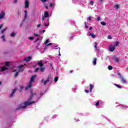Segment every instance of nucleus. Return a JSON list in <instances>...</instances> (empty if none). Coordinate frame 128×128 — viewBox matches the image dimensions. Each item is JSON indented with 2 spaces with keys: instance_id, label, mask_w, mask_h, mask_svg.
Wrapping results in <instances>:
<instances>
[{
  "instance_id": "f257e3e1",
  "label": "nucleus",
  "mask_w": 128,
  "mask_h": 128,
  "mask_svg": "<svg viewBox=\"0 0 128 128\" xmlns=\"http://www.w3.org/2000/svg\"><path fill=\"white\" fill-rule=\"evenodd\" d=\"M36 102L34 101L29 102L28 101L24 102L23 103H21L19 106L16 108V110H20V108H28V106H30V104H34Z\"/></svg>"
},
{
  "instance_id": "f03ea898",
  "label": "nucleus",
  "mask_w": 128,
  "mask_h": 128,
  "mask_svg": "<svg viewBox=\"0 0 128 128\" xmlns=\"http://www.w3.org/2000/svg\"><path fill=\"white\" fill-rule=\"evenodd\" d=\"M37 64L40 67L36 68L34 70V72H38V70L41 72H44V70H46V68L44 67V63L42 62V61L41 60L37 63Z\"/></svg>"
},
{
  "instance_id": "7ed1b4c3",
  "label": "nucleus",
  "mask_w": 128,
  "mask_h": 128,
  "mask_svg": "<svg viewBox=\"0 0 128 128\" xmlns=\"http://www.w3.org/2000/svg\"><path fill=\"white\" fill-rule=\"evenodd\" d=\"M36 78V75H33L30 78V82L28 84V86L26 87V90H28V88H32V83L34 82V79Z\"/></svg>"
},
{
  "instance_id": "20e7f679",
  "label": "nucleus",
  "mask_w": 128,
  "mask_h": 128,
  "mask_svg": "<svg viewBox=\"0 0 128 128\" xmlns=\"http://www.w3.org/2000/svg\"><path fill=\"white\" fill-rule=\"evenodd\" d=\"M30 94L31 96L29 97V98L28 100V102H30L31 100H32V98H34V96H36V93L35 92L34 94V91H32V90H30Z\"/></svg>"
},
{
  "instance_id": "39448f33",
  "label": "nucleus",
  "mask_w": 128,
  "mask_h": 128,
  "mask_svg": "<svg viewBox=\"0 0 128 128\" xmlns=\"http://www.w3.org/2000/svg\"><path fill=\"white\" fill-rule=\"evenodd\" d=\"M50 78V76H48V78L46 80H44V79H42L41 80V82L42 83L44 82V86H46V84H48V82H49Z\"/></svg>"
},
{
  "instance_id": "423d86ee",
  "label": "nucleus",
  "mask_w": 128,
  "mask_h": 128,
  "mask_svg": "<svg viewBox=\"0 0 128 128\" xmlns=\"http://www.w3.org/2000/svg\"><path fill=\"white\" fill-rule=\"evenodd\" d=\"M24 64H22V65H20V66H17V68H18V72H24V69L22 68H24Z\"/></svg>"
},
{
  "instance_id": "0eeeda50",
  "label": "nucleus",
  "mask_w": 128,
  "mask_h": 128,
  "mask_svg": "<svg viewBox=\"0 0 128 128\" xmlns=\"http://www.w3.org/2000/svg\"><path fill=\"white\" fill-rule=\"evenodd\" d=\"M25 8H28V6H30V2H28V0H25Z\"/></svg>"
},
{
  "instance_id": "6e6552de",
  "label": "nucleus",
  "mask_w": 128,
  "mask_h": 128,
  "mask_svg": "<svg viewBox=\"0 0 128 128\" xmlns=\"http://www.w3.org/2000/svg\"><path fill=\"white\" fill-rule=\"evenodd\" d=\"M17 90H18V88H15L12 90V94H10V98H12V96H14V94H16V92Z\"/></svg>"
},
{
  "instance_id": "1a4fd4ad",
  "label": "nucleus",
  "mask_w": 128,
  "mask_h": 128,
  "mask_svg": "<svg viewBox=\"0 0 128 128\" xmlns=\"http://www.w3.org/2000/svg\"><path fill=\"white\" fill-rule=\"evenodd\" d=\"M32 60V57L30 56H28L27 58H24L23 60L24 62H30Z\"/></svg>"
},
{
  "instance_id": "9d476101",
  "label": "nucleus",
  "mask_w": 128,
  "mask_h": 128,
  "mask_svg": "<svg viewBox=\"0 0 128 128\" xmlns=\"http://www.w3.org/2000/svg\"><path fill=\"white\" fill-rule=\"evenodd\" d=\"M6 15V13H4V12H1L0 14V20L2 18H4V16Z\"/></svg>"
},
{
  "instance_id": "9b49d317",
  "label": "nucleus",
  "mask_w": 128,
  "mask_h": 128,
  "mask_svg": "<svg viewBox=\"0 0 128 128\" xmlns=\"http://www.w3.org/2000/svg\"><path fill=\"white\" fill-rule=\"evenodd\" d=\"M110 52H114V50H116V47L115 46H111L110 47Z\"/></svg>"
},
{
  "instance_id": "f8f14e48",
  "label": "nucleus",
  "mask_w": 128,
  "mask_h": 128,
  "mask_svg": "<svg viewBox=\"0 0 128 128\" xmlns=\"http://www.w3.org/2000/svg\"><path fill=\"white\" fill-rule=\"evenodd\" d=\"M94 88V86L92 84H90V92H92V89Z\"/></svg>"
},
{
  "instance_id": "ddd939ff",
  "label": "nucleus",
  "mask_w": 128,
  "mask_h": 128,
  "mask_svg": "<svg viewBox=\"0 0 128 128\" xmlns=\"http://www.w3.org/2000/svg\"><path fill=\"white\" fill-rule=\"evenodd\" d=\"M121 82L122 84H126V79H124V78L122 77V78H121Z\"/></svg>"
},
{
  "instance_id": "4468645a",
  "label": "nucleus",
  "mask_w": 128,
  "mask_h": 128,
  "mask_svg": "<svg viewBox=\"0 0 128 128\" xmlns=\"http://www.w3.org/2000/svg\"><path fill=\"white\" fill-rule=\"evenodd\" d=\"M114 60L116 62H120V59L116 56L114 57Z\"/></svg>"
},
{
  "instance_id": "2eb2a0df",
  "label": "nucleus",
  "mask_w": 128,
  "mask_h": 128,
  "mask_svg": "<svg viewBox=\"0 0 128 128\" xmlns=\"http://www.w3.org/2000/svg\"><path fill=\"white\" fill-rule=\"evenodd\" d=\"M44 18H48V16H49L48 12H46L44 13Z\"/></svg>"
},
{
  "instance_id": "dca6fc26",
  "label": "nucleus",
  "mask_w": 128,
  "mask_h": 128,
  "mask_svg": "<svg viewBox=\"0 0 128 128\" xmlns=\"http://www.w3.org/2000/svg\"><path fill=\"white\" fill-rule=\"evenodd\" d=\"M6 30H8V28H6L3 30H2L0 32V34H4V32Z\"/></svg>"
},
{
  "instance_id": "f3484780",
  "label": "nucleus",
  "mask_w": 128,
  "mask_h": 128,
  "mask_svg": "<svg viewBox=\"0 0 128 128\" xmlns=\"http://www.w3.org/2000/svg\"><path fill=\"white\" fill-rule=\"evenodd\" d=\"M92 64L94 65L96 64V58H93Z\"/></svg>"
},
{
  "instance_id": "a211bd4d",
  "label": "nucleus",
  "mask_w": 128,
  "mask_h": 128,
  "mask_svg": "<svg viewBox=\"0 0 128 128\" xmlns=\"http://www.w3.org/2000/svg\"><path fill=\"white\" fill-rule=\"evenodd\" d=\"M90 36H92V38H96V35L92 33H90Z\"/></svg>"
},
{
  "instance_id": "6ab92c4d",
  "label": "nucleus",
  "mask_w": 128,
  "mask_h": 128,
  "mask_svg": "<svg viewBox=\"0 0 128 128\" xmlns=\"http://www.w3.org/2000/svg\"><path fill=\"white\" fill-rule=\"evenodd\" d=\"M16 32H12L10 34V36H12V38H14L16 35Z\"/></svg>"
},
{
  "instance_id": "aec40b11",
  "label": "nucleus",
  "mask_w": 128,
  "mask_h": 128,
  "mask_svg": "<svg viewBox=\"0 0 128 128\" xmlns=\"http://www.w3.org/2000/svg\"><path fill=\"white\" fill-rule=\"evenodd\" d=\"M97 16L98 17L97 18H96V20L98 22H100V15H98Z\"/></svg>"
},
{
  "instance_id": "412c9836",
  "label": "nucleus",
  "mask_w": 128,
  "mask_h": 128,
  "mask_svg": "<svg viewBox=\"0 0 128 128\" xmlns=\"http://www.w3.org/2000/svg\"><path fill=\"white\" fill-rule=\"evenodd\" d=\"M0 68L2 70V72H4V70H6V68L4 66L1 67Z\"/></svg>"
},
{
  "instance_id": "4be33fe9",
  "label": "nucleus",
  "mask_w": 128,
  "mask_h": 128,
  "mask_svg": "<svg viewBox=\"0 0 128 128\" xmlns=\"http://www.w3.org/2000/svg\"><path fill=\"white\" fill-rule=\"evenodd\" d=\"M1 38L2 39V42H6V39L4 38V35H2L1 36Z\"/></svg>"
},
{
  "instance_id": "5701e85b",
  "label": "nucleus",
  "mask_w": 128,
  "mask_h": 128,
  "mask_svg": "<svg viewBox=\"0 0 128 128\" xmlns=\"http://www.w3.org/2000/svg\"><path fill=\"white\" fill-rule=\"evenodd\" d=\"M57 50H58V53L59 54H58V56H60V48H57Z\"/></svg>"
},
{
  "instance_id": "b1692460",
  "label": "nucleus",
  "mask_w": 128,
  "mask_h": 128,
  "mask_svg": "<svg viewBox=\"0 0 128 128\" xmlns=\"http://www.w3.org/2000/svg\"><path fill=\"white\" fill-rule=\"evenodd\" d=\"M34 36H40V34L38 33H34Z\"/></svg>"
},
{
  "instance_id": "393cba45",
  "label": "nucleus",
  "mask_w": 128,
  "mask_h": 128,
  "mask_svg": "<svg viewBox=\"0 0 128 128\" xmlns=\"http://www.w3.org/2000/svg\"><path fill=\"white\" fill-rule=\"evenodd\" d=\"M58 78L55 77L54 78V82H58Z\"/></svg>"
},
{
  "instance_id": "a878e982",
  "label": "nucleus",
  "mask_w": 128,
  "mask_h": 128,
  "mask_svg": "<svg viewBox=\"0 0 128 128\" xmlns=\"http://www.w3.org/2000/svg\"><path fill=\"white\" fill-rule=\"evenodd\" d=\"M100 24H102V26H106V23L104 22H100Z\"/></svg>"
},
{
  "instance_id": "bb28decb",
  "label": "nucleus",
  "mask_w": 128,
  "mask_h": 128,
  "mask_svg": "<svg viewBox=\"0 0 128 128\" xmlns=\"http://www.w3.org/2000/svg\"><path fill=\"white\" fill-rule=\"evenodd\" d=\"M18 72H20L18 71V72H16L15 73V74H14V78H16V76H18Z\"/></svg>"
},
{
  "instance_id": "cd10ccee",
  "label": "nucleus",
  "mask_w": 128,
  "mask_h": 128,
  "mask_svg": "<svg viewBox=\"0 0 128 128\" xmlns=\"http://www.w3.org/2000/svg\"><path fill=\"white\" fill-rule=\"evenodd\" d=\"M114 8H116V10H118V8H120V5L116 4L114 6Z\"/></svg>"
},
{
  "instance_id": "c85d7f7f",
  "label": "nucleus",
  "mask_w": 128,
  "mask_h": 128,
  "mask_svg": "<svg viewBox=\"0 0 128 128\" xmlns=\"http://www.w3.org/2000/svg\"><path fill=\"white\" fill-rule=\"evenodd\" d=\"M108 69L109 70H112V66H108Z\"/></svg>"
},
{
  "instance_id": "c756f323",
  "label": "nucleus",
  "mask_w": 128,
  "mask_h": 128,
  "mask_svg": "<svg viewBox=\"0 0 128 128\" xmlns=\"http://www.w3.org/2000/svg\"><path fill=\"white\" fill-rule=\"evenodd\" d=\"M24 86H20V92H22V90H24Z\"/></svg>"
},
{
  "instance_id": "7c9ffc66",
  "label": "nucleus",
  "mask_w": 128,
  "mask_h": 128,
  "mask_svg": "<svg viewBox=\"0 0 128 128\" xmlns=\"http://www.w3.org/2000/svg\"><path fill=\"white\" fill-rule=\"evenodd\" d=\"M48 42H50V40L47 39L44 42V44H48Z\"/></svg>"
},
{
  "instance_id": "2f4dec72",
  "label": "nucleus",
  "mask_w": 128,
  "mask_h": 128,
  "mask_svg": "<svg viewBox=\"0 0 128 128\" xmlns=\"http://www.w3.org/2000/svg\"><path fill=\"white\" fill-rule=\"evenodd\" d=\"M5 64H6V66H10V62H6Z\"/></svg>"
},
{
  "instance_id": "473e14b6",
  "label": "nucleus",
  "mask_w": 128,
  "mask_h": 128,
  "mask_svg": "<svg viewBox=\"0 0 128 128\" xmlns=\"http://www.w3.org/2000/svg\"><path fill=\"white\" fill-rule=\"evenodd\" d=\"M117 88H122V86L120 85H118L116 84H115Z\"/></svg>"
},
{
  "instance_id": "72a5a7b5",
  "label": "nucleus",
  "mask_w": 128,
  "mask_h": 128,
  "mask_svg": "<svg viewBox=\"0 0 128 128\" xmlns=\"http://www.w3.org/2000/svg\"><path fill=\"white\" fill-rule=\"evenodd\" d=\"M114 46H118V42H115L114 44Z\"/></svg>"
},
{
  "instance_id": "f704fd0d",
  "label": "nucleus",
  "mask_w": 128,
  "mask_h": 128,
  "mask_svg": "<svg viewBox=\"0 0 128 128\" xmlns=\"http://www.w3.org/2000/svg\"><path fill=\"white\" fill-rule=\"evenodd\" d=\"M95 106H100V102H97L96 103V104Z\"/></svg>"
},
{
  "instance_id": "c9c22d12",
  "label": "nucleus",
  "mask_w": 128,
  "mask_h": 128,
  "mask_svg": "<svg viewBox=\"0 0 128 128\" xmlns=\"http://www.w3.org/2000/svg\"><path fill=\"white\" fill-rule=\"evenodd\" d=\"M90 4H91V6H94V1H90Z\"/></svg>"
},
{
  "instance_id": "e433bc0d",
  "label": "nucleus",
  "mask_w": 128,
  "mask_h": 128,
  "mask_svg": "<svg viewBox=\"0 0 128 128\" xmlns=\"http://www.w3.org/2000/svg\"><path fill=\"white\" fill-rule=\"evenodd\" d=\"M44 26H50V24H48H48L44 23Z\"/></svg>"
},
{
  "instance_id": "4c0bfd02",
  "label": "nucleus",
  "mask_w": 128,
  "mask_h": 128,
  "mask_svg": "<svg viewBox=\"0 0 128 128\" xmlns=\"http://www.w3.org/2000/svg\"><path fill=\"white\" fill-rule=\"evenodd\" d=\"M98 46V43L96 42H95V45L94 46V47L95 48H96V46Z\"/></svg>"
},
{
  "instance_id": "58836bf2",
  "label": "nucleus",
  "mask_w": 128,
  "mask_h": 128,
  "mask_svg": "<svg viewBox=\"0 0 128 128\" xmlns=\"http://www.w3.org/2000/svg\"><path fill=\"white\" fill-rule=\"evenodd\" d=\"M108 38L109 40H112V38L110 36H108Z\"/></svg>"
},
{
  "instance_id": "ea45409f",
  "label": "nucleus",
  "mask_w": 128,
  "mask_h": 128,
  "mask_svg": "<svg viewBox=\"0 0 128 128\" xmlns=\"http://www.w3.org/2000/svg\"><path fill=\"white\" fill-rule=\"evenodd\" d=\"M85 92H86V94H88V92H90V91H88V90H86Z\"/></svg>"
},
{
  "instance_id": "a19ab883",
  "label": "nucleus",
  "mask_w": 128,
  "mask_h": 128,
  "mask_svg": "<svg viewBox=\"0 0 128 128\" xmlns=\"http://www.w3.org/2000/svg\"><path fill=\"white\" fill-rule=\"evenodd\" d=\"M14 4H16V2H18V0H14Z\"/></svg>"
},
{
  "instance_id": "79ce46f5",
  "label": "nucleus",
  "mask_w": 128,
  "mask_h": 128,
  "mask_svg": "<svg viewBox=\"0 0 128 128\" xmlns=\"http://www.w3.org/2000/svg\"><path fill=\"white\" fill-rule=\"evenodd\" d=\"M92 20V17L91 16H89L88 18V20Z\"/></svg>"
},
{
  "instance_id": "37998d69",
  "label": "nucleus",
  "mask_w": 128,
  "mask_h": 128,
  "mask_svg": "<svg viewBox=\"0 0 128 128\" xmlns=\"http://www.w3.org/2000/svg\"><path fill=\"white\" fill-rule=\"evenodd\" d=\"M34 37H29V40H34Z\"/></svg>"
},
{
  "instance_id": "c03bdc74",
  "label": "nucleus",
  "mask_w": 128,
  "mask_h": 128,
  "mask_svg": "<svg viewBox=\"0 0 128 128\" xmlns=\"http://www.w3.org/2000/svg\"><path fill=\"white\" fill-rule=\"evenodd\" d=\"M52 43H49L46 45V46H52Z\"/></svg>"
},
{
  "instance_id": "a18cd8bd",
  "label": "nucleus",
  "mask_w": 128,
  "mask_h": 128,
  "mask_svg": "<svg viewBox=\"0 0 128 128\" xmlns=\"http://www.w3.org/2000/svg\"><path fill=\"white\" fill-rule=\"evenodd\" d=\"M27 17H28V14H25L24 18H26Z\"/></svg>"
},
{
  "instance_id": "49530a36",
  "label": "nucleus",
  "mask_w": 128,
  "mask_h": 128,
  "mask_svg": "<svg viewBox=\"0 0 128 128\" xmlns=\"http://www.w3.org/2000/svg\"><path fill=\"white\" fill-rule=\"evenodd\" d=\"M43 94H44V93H40V97L42 98V96H43Z\"/></svg>"
},
{
  "instance_id": "de8ad7c7",
  "label": "nucleus",
  "mask_w": 128,
  "mask_h": 128,
  "mask_svg": "<svg viewBox=\"0 0 128 128\" xmlns=\"http://www.w3.org/2000/svg\"><path fill=\"white\" fill-rule=\"evenodd\" d=\"M52 4L50 3V8H52Z\"/></svg>"
},
{
  "instance_id": "09e8293b",
  "label": "nucleus",
  "mask_w": 128,
  "mask_h": 128,
  "mask_svg": "<svg viewBox=\"0 0 128 128\" xmlns=\"http://www.w3.org/2000/svg\"><path fill=\"white\" fill-rule=\"evenodd\" d=\"M2 24H0V30H2Z\"/></svg>"
},
{
  "instance_id": "8fccbe9b",
  "label": "nucleus",
  "mask_w": 128,
  "mask_h": 128,
  "mask_svg": "<svg viewBox=\"0 0 128 128\" xmlns=\"http://www.w3.org/2000/svg\"><path fill=\"white\" fill-rule=\"evenodd\" d=\"M24 13H25V14H28V12H26V10H24Z\"/></svg>"
},
{
  "instance_id": "3c124183",
  "label": "nucleus",
  "mask_w": 128,
  "mask_h": 128,
  "mask_svg": "<svg viewBox=\"0 0 128 128\" xmlns=\"http://www.w3.org/2000/svg\"><path fill=\"white\" fill-rule=\"evenodd\" d=\"M43 2H46V0H41Z\"/></svg>"
},
{
  "instance_id": "603ef678",
  "label": "nucleus",
  "mask_w": 128,
  "mask_h": 128,
  "mask_svg": "<svg viewBox=\"0 0 128 128\" xmlns=\"http://www.w3.org/2000/svg\"><path fill=\"white\" fill-rule=\"evenodd\" d=\"M40 24H38L37 25V27H38V28H40Z\"/></svg>"
},
{
  "instance_id": "864d4df0",
  "label": "nucleus",
  "mask_w": 128,
  "mask_h": 128,
  "mask_svg": "<svg viewBox=\"0 0 128 128\" xmlns=\"http://www.w3.org/2000/svg\"><path fill=\"white\" fill-rule=\"evenodd\" d=\"M86 26V28H88V26L87 25H85Z\"/></svg>"
},
{
  "instance_id": "5fc2aeb1",
  "label": "nucleus",
  "mask_w": 128,
  "mask_h": 128,
  "mask_svg": "<svg viewBox=\"0 0 128 128\" xmlns=\"http://www.w3.org/2000/svg\"><path fill=\"white\" fill-rule=\"evenodd\" d=\"M100 2H104V0H100Z\"/></svg>"
},
{
  "instance_id": "6e6d98bb",
  "label": "nucleus",
  "mask_w": 128,
  "mask_h": 128,
  "mask_svg": "<svg viewBox=\"0 0 128 128\" xmlns=\"http://www.w3.org/2000/svg\"><path fill=\"white\" fill-rule=\"evenodd\" d=\"M92 27H90V28H89V30H92Z\"/></svg>"
},
{
  "instance_id": "4d7b16f0",
  "label": "nucleus",
  "mask_w": 128,
  "mask_h": 128,
  "mask_svg": "<svg viewBox=\"0 0 128 128\" xmlns=\"http://www.w3.org/2000/svg\"><path fill=\"white\" fill-rule=\"evenodd\" d=\"M72 70H70V74H72Z\"/></svg>"
},
{
  "instance_id": "13d9d810",
  "label": "nucleus",
  "mask_w": 128,
  "mask_h": 128,
  "mask_svg": "<svg viewBox=\"0 0 128 128\" xmlns=\"http://www.w3.org/2000/svg\"><path fill=\"white\" fill-rule=\"evenodd\" d=\"M74 36H71L72 40V38H74Z\"/></svg>"
},
{
  "instance_id": "bf43d9fd",
  "label": "nucleus",
  "mask_w": 128,
  "mask_h": 128,
  "mask_svg": "<svg viewBox=\"0 0 128 128\" xmlns=\"http://www.w3.org/2000/svg\"><path fill=\"white\" fill-rule=\"evenodd\" d=\"M13 72H16V70H14Z\"/></svg>"
},
{
  "instance_id": "052dcab7",
  "label": "nucleus",
  "mask_w": 128,
  "mask_h": 128,
  "mask_svg": "<svg viewBox=\"0 0 128 128\" xmlns=\"http://www.w3.org/2000/svg\"><path fill=\"white\" fill-rule=\"evenodd\" d=\"M46 10H48V6H46Z\"/></svg>"
},
{
  "instance_id": "680f3d73",
  "label": "nucleus",
  "mask_w": 128,
  "mask_h": 128,
  "mask_svg": "<svg viewBox=\"0 0 128 128\" xmlns=\"http://www.w3.org/2000/svg\"><path fill=\"white\" fill-rule=\"evenodd\" d=\"M84 24L85 26H86V22H84Z\"/></svg>"
},
{
  "instance_id": "e2e57ef3",
  "label": "nucleus",
  "mask_w": 128,
  "mask_h": 128,
  "mask_svg": "<svg viewBox=\"0 0 128 128\" xmlns=\"http://www.w3.org/2000/svg\"><path fill=\"white\" fill-rule=\"evenodd\" d=\"M42 20H44V18L42 17Z\"/></svg>"
},
{
  "instance_id": "0e129e2a",
  "label": "nucleus",
  "mask_w": 128,
  "mask_h": 128,
  "mask_svg": "<svg viewBox=\"0 0 128 128\" xmlns=\"http://www.w3.org/2000/svg\"><path fill=\"white\" fill-rule=\"evenodd\" d=\"M22 26V23H21L20 26Z\"/></svg>"
},
{
  "instance_id": "69168bd1",
  "label": "nucleus",
  "mask_w": 128,
  "mask_h": 128,
  "mask_svg": "<svg viewBox=\"0 0 128 128\" xmlns=\"http://www.w3.org/2000/svg\"><path fill=\"white\" fill-rule=\"evenodd\" d=\"M46 32V30H43V32Z\"/></svg>"
},
{
  "instance_id": "338daca9",
  "label": "nucleus",
  "mask_w": 128,
  "mask_h": 128,
  "mask_svg": "<svg viewBox=\"0 0 128 128\" xmlns=\"http://www.w3.org/2000/svg\"><path fill=\"white\" fill-rule=\"evenodd\" d=\"M2 84V82H0V86Z\"/></svg>"
},
{
  "instance_id": "774afa93",
  "label": "nucleus",
  "mask_w": 128,
  "mask_h": 128,
  "mask_svg": "<svg viewBox=\"0 0 128 128\" xmlns=\"http://www.w3.org/2000/svg\"><path fill=\"white\" fill-rule=\"evenodd\" d=\"M39 40V38H37L36 40Z\"/></svg>"
}]
</instances>
